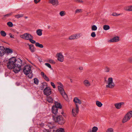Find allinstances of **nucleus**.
<instances>
[{
	"label": "nucleus",
	"instance_id": "nucleus-40",
	"mask_svg": "<svg viewBox=\"0 0 132 132\" xmlns=\"http://www.w3.org/2000/svg\"><path fill=\"white\" fill-rule=\"evenodd\" d=\"M106 132H114V131L113 128H109L107 130Z\"/></svg>",
	"mask_w": 132,
	"mask_h": 132
},
{
	"label": "nucleus",
	"instance_id": "nucleus-19",
	"mask_svg": "<svg viewBox=\"0 0 132 132\" xmlns=\"http://www.w3.org/2000/svg\"><path fill=\"white\" fill-rule=\"evenodd\" d=\"M124 10L128 11H132V6H126L124 7Z\"/></svg>",
	"mask_w": 132,
	"mask_h": 132
},
{
	"label": "nucleus",
	"instance_id": "nucleus-14",
	"mask_svg": "<svg viewBox=\"0 0 132 132\" xmlns=\"http://www.w3.org/2000/svg\"><path fill=\"white\" fill-rule=\"evenodd\" d=\"M5 52V48L3 46H0V56L4 55Z\"/></svg>",
	"mask_w": 132,
	"mask_h": 132
},
{
	"label": "nucleus",
	"instance_id": "nucleus-41",
	"mask_svg": "<svg viewBox=\"0 0 132 132\" xmlns=\"http://www.w3.org/2000/svg\"><path fill=\"white\" fill-rule=\"evenodd\" d=\"M69 39L70 40L75 39L74 35H73L70 36Z\"/></svg>",
	"mask_w": 132,
	"mask_h": 132
},
{
	"label": "nucleus",
	"instance_id": "nucleus-16",
	"mask_svg": "<svg viewBox=\"0 0 132 132\" xmlns=\"http://www.w3.org/2000/svg\"><path fill=\"white\" fill-rule=\"evenodd\" d=\"M83 84L85 86L88 87L91 85V84L89 81L87 80H85L83 81Z\"/></svg>",
	"mask_w": 132,
	"mask_h": 132
},
{
	"label": "nucleus",
	"instance_id": "nucleus-59",
	"mask_svg": "<svg viewBox=\"0 0 132 132\" xmlns=\"http://www.w3.org/2000/svg\"><path fill=\"white\" fill-rule=\"evenodd\" d=\"M50 28V26H48V28Z\"/></svg>",
	"mask_w": 132,
	"mask_h": 132
},
{
	"label": "nucleus",
	"instance_id": "nucleus-21",
	"mask_svg": "<svg viewBox=\"0 0 132 132\" xmlns=\"http://www.w3.org/2000/svg\"><path fill=\"white\" fill-rule=\"evenodd\" d=\"M47 100L49 103H52L53 102V98L50 96H47Z\"/></svg>",
	"mask_w": 132,
	"mask_h": 132
},
{
	"label": "nucleus",
	"instance_id": "nucleus-28",
	"mask_svg": "<svg viewBox=\"0 0 132 132\" xmlns=\"http://www.w3.org/2000/svg\"><path fill=\"white\" fill-rule=\"evenodd\" d=\"M35 45L36 46L40 48H43V46L42 44H40L38 43H36Z\"/></svg>",
	"mask_w": 132,
	"mask_h": 132
},
{
	"label": "nucleus",
	"instance_id": "nucleus-32",
	"mask_svg": "<svg viewBox=\"0 0 132 132\" xmlns=\"http://www.w3.org/2000/svg\"><path fill=\"white\" fill-rule=\"evenodd\" d=\"M74 1L76 2L81 3H83L84 2V1H83L82 0H73Z\"/></svg>",
	"mask_w": 132,
	"mask_h": 132
},
{
	"label": "nucleus",
	"instance_id": "nucleus-12",
	"mask_svg": "<svg viewBox=\"0 0 132 132\" xmlns=\"http://www.w3.org/2000/svg\"><path fill=\"white\" fill-rule=\"evenodd\" d=\"M57 55L58 57V60L60 62H62L64 60L63 56L62 55L61 53H59L57 54Z\"/></svg>",
	"mask_w": 132,
	"mask_h": 132
},
{
	"label": "nucleus",
	"instance_id": "nucleus-33",
	"mask_svg": "<svg viewBox=\"0 0 132 132\" xmlns=\"http://www.w3.org/2000/svg\"><path fill=\"white\" fill-rule=\"evenodd\" d=\"M80 34H77L74 35L75 39H76L79 38L80 36Z\"/></svg>",
	"mask_w": 132,
	"mask_h": 132
},
{
	"label": "nucleus",
	"instance_id": "nucleus-31",
	"mask_svg": "<svg viewBox=\"0 0 132 132\" xmlns=\"http://www.w3.org/2000/svg\"><path fill=\"white\" fill-rule=\"evenodd\" d=\"M60 15L61 16H64L66 14V13L65 11H61L60 13Z\"/></svg>",
	"mask_w": 132,
	"mask_h": 132
},
{
	"label": "nucleus",
	"instance_id": "nucleus-9",
	"mask_svg": "<svg viewBox=\"0 0 132 132\" xmlns=\"http://www.w3.org/2000/svg\"><path fill=\"white\" fill-rule=\"evenodd\" d=\"M20 37L24 39L29 40L31 38H32V36L28 33H26L20 36Z\"/></svg>",
	"mask_w": 132,
	"mask_h": 132
},
{
	"label": "nucleus",
	"instance_id": "nucleus-46",
	"mask_svg": "<svg viewBox=\"0 0 132 132\" xmlns=\"http://www.w3.org/2000/svg\"><path fill=\"white\" fill-rule=\"evenodd\" d=\"M12 14V13L11 12V13L8 14H7L5 15H4V16L5 17H8V16H10Z\"/></svg>",
	"mask_w": 132,
	"mask_h": 132
},
{
	"label": "nucleus",
	"instance_id": "nucleus-27",
	"mask_svg": "<svg viewBox=\"0 0 132 132\" xmlns=\"http://www.w3.org/2000/svg\"><path fill=\"white\" fill-rule=\"evenodd\" d=\"M110 28V26L108 25H104L103 26V29L105 30H108Z\"/></svg>",
	"mask_w": 132,
	"mask_h": 132
},
{
	"label": "nucleus",
	"instance_id": "nucleus-18",
	"mask_svg": "<svg viewBox=\"0 0 132 132\" xmlns=\"http://www.w3.org/2000/svg\"><path fill=\"white\" fill-rule=\"evenodd\" d=\"M29 49L31 52H34L35 51L36 48L34 47V46L33 44L29 45Z\"/></svg>",
	"mask_w": 132,
	"mask_h": 132
},
{
	"label": "nucleus",
	"instance_id": "nucleus-25",
	"mask_svg": "<svg viewBox=\"0 0 132 132\" xmlns=\"http://www.w3.org/2000/svg\"><path fill=\"white\" fill-rule=\"evenodd\" d=\"M0 34L3 37H5L6 35V33L3 30H2L0 32Z\"/></svg>",
	"mask_w": 132,
	"mask_h": 132
},
{
	"label": "nucleus",
	"instance_id": "nucleus-22",
	"mask_svg": "<svg viewBox=\"0 0 132 132\" xmlns=\"http://www.w3.org/2000/svg\"><path fill=\"white\" fill-rule=\"evenodd\" d=\"M53 132H64V129L62 128H60L57 129L55 131V130H53Z\"/></svg>",
	"mask_w": 132,
	"mask_h": 132
},
{
	"label": "nucleus",
	"instance_id": "nucleus-54",
	"mask_svg": "<svg viewBox=\"0 0 132 132\" xmlns=\"http://www.w3.org/2000/svg\"><path fill=\"white\" fill-rule=\"evenodd\" d=\"M78 103L79 104H81V101L79 99L77 102V103Z\"/></svg>",
	"mask_w": 132,
	"mask_h": 132
},
{
	"label": "nucleus",
	"instance_id": "nucleus-29",
	"mask_svg": "<svg viewBox=\"0 0 132 132\" xmlns=\"http://www.w3.org/2000/svg\"><path fill=\"white\" fill-rule=\"evenodd\" d=\"M98 129L97 127L94 126L92 128V132H96Z\"/></svg>",
	"mask_w": 132,
	"mask_h": 132
},
{
	"label": "nucleus",
	"instance_id": "nucleus-44",
	"mask_svg": "<svg viewBox=\"0 0 132 132\" xmlns=\"http://www.w3.org/2000/svg\"><path fill=\"white\" fill-rule=\"evenodd\" d=\"M91 36L93 37H94L96 36V34L95 32H93L91 34Z\"/></svg>",
	"mask_w": 132,
	"mask_h": 132
},
{
	"label": "nucleus",
	"instance_id": "nucleus-45",
	"mask_svg": "<svg viewBox=\"0 0 132 132\" xmlns=\"http://www.w3.org/2000/svg\"><path fill=\"white\" fill-rule=\"evenodd\" d=\"M44 78L47 81H49V78H48V77H47V76H45V77H44Z\"/></svg>",
	"mask_w": 132,
	"mask_h": 132
},
{
	"label": "nucleus",
	"instance_id": "nucleus-13",
	"mask_svg": "<svg viewBox=\"0 0 132 132\" xmlns=\"http://www.w3.org/2000/svg\"><path fill=\"white\" fill-rule=\"evenodd\" d=\"M119 38L118 36L114 37L112 39H111L109 41L111 42H115L119 41Z\"/></svg>",
	"mask_w": 132,
	"mask_h": 132
},
{
	"label": "nucleus",
	"instance_id": "nucleus-39",
	"mask_svg": "<svg viewBox=\"0 0 132 132\" xmlns=\"http://www.w3.org/2000/svg\"><path fill=\"white\" fill-rule=\"evenodd\" d=\"M34 82L35 84L37 85L39 83L38 80L37 78H35L34 79Z\"/></svg>",
	"mask_w": 132,
	"mask_h": 132
},
{
	"label": "nucleus",
	"instance_id": "nucleus-3",
	"mask_svg": "<svg viewBox=\"0 0 132 132\" xmlns=\"http://www.w3.org/2000/svg\"><path fill=\"white\" fill-rule=\"evenodd\" d=\"M15 58L13 57L9 59L7 63V67L10 69H13L14 71V69L16 66L15 64Z\"/></svg>",
	"mask_w": 132,
	"mask_h": 132
},
{
	"label": "nucleus",
	"instance_id": "nucleus-8",
	"mask_svg": "<svg viewBox=\"0 0 132 132\" xmlns=\"http://www.w3.org/2000/svg\"><path fill=\"white\" fill-rule=\"evenodd\" d=\"M108 84L106 86V88H112L115 86V84L113 81V79L112 78H109L108 79Z\"/></svg>",
	"mask_w": 132,
	"mask_h": 132
},
{
	"label": "nucleus",
	"instance_id": "nucleus-52",
	"mask_svg": "<svg viewBox=\"0 0 132 132\" xmlns=\"http://www.w3.org/2000/svg\"><path fill=\"white\" fill-rule=\"evenodd\" d=\"M10 37L12 38H14V35H12L11 33L9 34Z\"/></svg>",
	"mask_w": 132,
	"mask_h": 132
},
{
	"label": "nucleus",
	"instance_id": "nucleus-47",
	"mask_svg": "<svg viewBox=\"0 0 132 132\" xmlns=\"http://www.w3.org/2000/svg\"><path fill=\"white\" fill-rule=\"evenodd\" d=\"M51 85L53 86V88H55V86L53 82H51Z\"/></svg>",
	"mask_w": 132,
	"mask_h": 132
},
{
	"label": "nucleus",
	"instance_id": "nucleus-26",
	"mask_svg": "<svg viewBox=\"0 0 132 132\" xmlns=\"http://www.w3.org/2000/svg\"><path fill=\"white\" fill-rule=\"evenodd\" d=\"M96 103L97 106L99 107H101L103 105L101 102L98 101H96Z\"/></svg>",
	"mask_w": 132,
	"mask_h": 132
},
{
	"label": "nucleus",
	"instance_id": "nucleus-61",
	"mask_svg": "<svg viewBox=\"0 0 132 132\" xmlns=\"http://www.w3.org/2000/svg\"><path fill=\"white\" fill-rule=\"evenodd\" d=\"M27 17H25V18H27Z\"/></svg>",
	"mask_w": 132,
	"mask_h": 132
},
{
	"label": "nucleus",
	"instance_id": "nucleus-1",
	"mask_svg": "<svg viewBox=\"0 0 132 132\" xmlns=\"http://www.w3.org/2000/svg\"><path fill=\"white\" fill-rule=\"evenodd\" d=\"M22 61L20 59L15 58V64L16 66L14 69V71L16 73H18L21 70Z\"/></svg>",
	"mask_w": 132,
	"mask_h": 132
},
{
	"label": "nucleus",
	"instance_id": "nucleus-51",
	"mask_svg": "<svg viewBox=\"0 0 132 132\" xmlns=\"http://www.w3.org/2000/svg\"><path fill=\"white\" fill-rule=\"evenodd\" d=\"M42 132H50V131L48 130L45 129L43 130Z\"/></svg>",
	"mask_w": 132,
	"mask_h": 132
},
{
	"label": "nucleus",
	"instance_id": "nucleus-48",
	"mask_svg": "<svg viewBox=\"0 0 132 132\" xmlns=\"http://www.w3.org/2000/svg\"><path fill=\"white\" fill-rule=\"evenodd\" d=\"M41 74L42 77H43V78L45 77V76H46V75L44 73L42 72H41Z\"/></svg>",
	"mask_w": 132,
	"mask_h": 132
},
{
	"label": "nucleus",
	"instance_id": "nucleus-49",
	"mask_svg": "<svg viewBox=\"0 0 132 132\" xmlns=\"http://www.w3.org/2000/svg\"><path fill=\"white\" fill-rule=\"evenodd\" d=\"M112 15L113 16H115L119 15L120 14H119L118 15L116 13H113L112 14Z\"/></svg>",
	"mask_w": 132,
	"mask_h": 132
},
{
	"label": "nucleus",
	"instance_id": "nucleus-38",
	"mask_svg": "<svg viewBox=\"0 0 132 132\" xmlns=\"http://www.w3.org/2000/svg\"><path fill=\"white\" fill-rule=\"evenodd\" d=\"M97 29V27L95 25H93L92 27V30H96Z\"/></svg>",
	"mask_w": 132,
	"mask_h": 132
},
{
	"label": "nucleus",
	"instance_id": "nucleus-2",
	"mask_svg": "<svg viewBox=\"0 0 132 132\" xmlns=\"http://www.w3.org/2000/svg\"><path fill=\"white\" fill-rule=\"evenodd\" d=\"M57 84L58 85V89L60 93L66 100H67L68 98V96L64 90L63 85L60 82H57Z\"/></svg>",
	"mask_w": 132,
	"mask_h": 132
},
{
	"label": "nucleus",
	"instance_id": "nucleus-30",
	"mask_svg": "<svg viewBox=\"0 0 132 132\" xmlns=\"http://www.w3.org/2000/svg\"><path fill=\"white\" fill-rule=\"evenodd\" d=\"M82 9H77L75 11V14L77 13H79L82 12Z\"/></svg>",
	"mask_w": 132,
	"mask_h": 132
},
{
	"label": "nucleus",
	"instance_id": "nucleus-36",
	"mask_svg": "<svg viewBox=\"0 0 132 132\" xmlns=\"http://www.w3.org/2000/svg\"><path fill=\"white\" fill-rule=\"evenodd\" d=\"M7 24L9 27H12L13 26V24L12 22H7Z\"/></svg>",
	"mask_w": 132,
	"mask_h": 132
},
{
	"label": "nucleus",
	"instance_id": "nucleus-23",
	"mask_svg": "<svg viewBox=\"0 0 132 132\" xmlns=\"http://www.w3.org/2000/svg\"><path fill=\"white\" fill-rule=\"evenodd\" d=\"M47 87V84L45 82H44L42 84L41 87V89L42 90H44V89Z\"/></svg>",
	"mask_w": 132,
	"mask_h": 132
},
{
	"label": "nucleus",
	"instance_id": "nucleus-50",
	"mask_svg": "<svg viewBox=\"0 0 132 132\" xmlns=\"http://www.w3.org/2000/svg\"><path fill=\"white\" fill-rule=\"evenodd\" d=\"M128 61L129 62H131L132 61V58L131 57H130L128 59Z\"/></svg>",
	"mask_w": 132,
	"mask_h": 132
},
{
	"label": "nucleus",
	"instance_id": "nucleus-60",
	"mask_svg": "<svg viewBox=\"0 0 132 132\" xmlns=\"http://www.w3.org/2000/svg\"><path fill=\"white\" fill-rule=\"evenodd\" d=\"M39 61L40 62H42V61H41V60H39Z\"/></svg>",
	"mask_w": 132,
	"mask_h": 132
},
{
	"label": "nucleus",
	"instance_id": "nucleus-37",
	"mask_svg": "<svg viewBox=\"0 0 132 132\" xmlns=\"http://www.w3.org/2000/svg\"><path fill=\"white\" fill-rule=\"evenodd\" d=\"M23 16L22 14H18L17 15H16L15 16V17L17 18L22 17Z\"/></svg>",
	"mask_w": 132,
	"mask_h": 132
},
{
	"label": "nucleus",
	"instance_id": "nucleus-57",
	"mask_svg": "<svg viewBox=\"0 0 132 132\" xmlns=\"http://www.w3.org/2000/svg\"><path fill=\"white\" fill-rule=\"evenodd\" d=\"M70 80L71 82L72 83L73 82V80H72V79H70Z\"/></svg>",
	"mask_w": 132,
	"mask_h": 132
},
{
	"label": "nucleus",
	"instance_id": "nucleus-55",
	"mask_svg": "<svg viewBox=\"0 0 132 132\" xmlns=\"http://www.w3.org/2000/svg\"><path fill=\"white\" fill-rule=\"evenodd\" d=\"M79 70H83V68L82 67H79Z\"/></svg>",
	"mask_w": 132,
	"mask_h": 132
},
{
	"label": "nucleus",
	"instance_id": "nucleus-20",
	"mask_svg": "<svg viewBox=\"0 0 132 132\" xmlns=\"http://www.w3.org/2000/svg\"><path fill=\"white\" fill-rule=\"evenodd\" d=\"M5 52L7 53V54H9L10 53H11L12 52V50L8 48H6V49H5Z\"/></svg>",
	"mask_w": 132,
	"mask_h": 132
},
{
	"label": "nucleus",
	"instance_id": "nucleus-42",
	"mask_svg": "<svg viewBox=\"0 0 132 132\" xmlns=\"http://www.w3.org/2000/svg\"><path fill=\"white\" fill-rule=\"evenodd\" d=\"M48 62L54 64L55 63V62L52 59H50L48 60Z\"/></svg>",
	"mask_w": 132,
	"mask_h": 132
},
{
	"label": "nucleus",
	"instance_id": "nucleus-17",
	"mask_svg": "<svg viewBox=\"0 0 132 132\" xmlns=\"http://www.w3.org/2000/svg\"><path fill=\"white\" fill-rule=\"evenodd\" d=\"M49 2L54 6H56L58 5V2L57 0H49Z\"/></svg>",
	"mask_w": 132,
	"mask_h": 132
},
{
	"label": "nucleus",
	"instance_id": "nucleus-56",
	"mask_svg": "<svg viewBox=\"0 0 132 132\" xmlns=\"http://www.w3.org/2000/svg\"><path fill=\"white\" fill-rule=\"evenodd\" d=\"M87 132H92V130L90 129H89L88 131Z\"/></svg>",
	"mask_w": 132,
	"mask_h": 132
},
{
	"label": "nucleus",
	"instance_id": "nucleus-15",
	"mask_svg": "<svg viewBox=\"0 0 132 132\" xmlns=\"http://www.w3.org/2000/svg\"><path fill=\"white\" fill-rule=\"evenodd\" d=\"M124 104V103L123 102L118 103L115 104L114 105L117 109H119L121 108V105Z\"/></svg>",
	"mask_w": 132,
	"mask_h": 132
},
{
	"label": "nucleus",
	"instance_id": "nucleus-11",
	"mask_svg": "<svg viewBox=\"0 0 132 132\" xmlns=\"http://www.w3.org/2000/svg\"><path fill=\"white\" fill-rule=\"evenodd\" d=\"M51 91L50 88L48 87H46L44 90V93L45 95H49L51 93Z\"/></svg>",
	"mask_w": 132,
	"mask_h": 132
},
{
	"label": "nucleus",
	"instance_id": "nucleus-24",
	"mask_svg": "<svg viewBox=\"0 0 132 132\" xmlns=\"http://www.w3.org/2000/svg\"><path fill=\"white\" fill-rule=\"evenodd\" d=\"M37 34L39 36H41L42 35V30L41 29H39L36 31Z\"/></svg>",
	"mask_w": 132,
	"mask_h": 132
},
{
	"label": "nucleus",
	"instance_id": "nucleus-6",
	"mask_svg": "<svg viewBox=\"0 0 132 132\" xmlns=\"http://www.w3.org/2000/svg\"><path fill=\"white\" fill-rule=\"evenodd\" d=\"M55 105H53L52 108V113L54 114L55 116L58 113V108L61 109L62 106L61 104L57 102H55Z\"/></svg>",
	"mask_w": 132,
	"mask_h": 132
},
{
	"label": "nucleus",
	"instance_id": "nucleus-35",
	"mask_svg": "<svg viewBox=\"0 0 132 132\" xmlns=\"http://www.w3.org/2000/svg\"><path fill=\"white\" fill-rule=\"evenodd\" d=\"M105 71L106 72H109L111 71L110 69L107 67H105Z\"/></svg>",
	"mask_w": 132,
	"mask_h": 132
},
{
	"label": "nucleus",
	"instance_id": "nucleus-58",
	"mask_svg": "<svg viewBox=\"0 0 132 132\" xmlns=\"http://www.w3.org/2000/svg\"><path fill=\"white\" fill-rule=\"evenodd\" d=\"M29 77L30 78H31L32 77V76L31 75V76L29 77Z\"/></svg>",
	"mask_w": 132,
	"mask_h": 132
},
{
	"label": "nucleus",
	"instance_id": "nucleus-10",
	"mask_svg": "<svg viewBox=\"0 0 132 132\" xmlns=\"http://www.w3.org/2000/svg\"><path fill=\"white\" fill-rule=\"evenodd\" d=\"M31 70V68L30 66L26 65L24 67L23 71L24 74L27 75L30 73Z\"/></svg>",
	"mask_w": 132,
	"mask_h": 132
},
{
	"label": "nucleus",
	"instance_id": "nucleus-5",
	"mask_svg": "<svg viewBox=\"0 0 132 132\" xmlns=\"http://www.w3.org/2000/svg\"><path fill=\"white\" fill-rule=\"evenodd\" d=\"M79 100L77 97H75L73 99V101L75 102L76 107L72 110V114L74 117H75L78 113L79 110V107L77 104V102Z\"/></svg>",
	"mask_w": 132,
	"mask_h": 132
},
{
	"label": "nucleus",
	"instance_id": "nucleus-34",
	"mask_svg": "<svg viewBox=\"0 0 132 132\" xmlns=\"http://www.w3.org/2000/svg\"><path fill=\"white\" fill-rule=\"evenodd\" d=\"M33 37L32 36V38L31 37L30 39L29 40V41L32 44H35L36 43L35 40H33Z\"/></svg>",
	"mask_w": 132,
	"mask_h": 132
},
{
	"label": "nucleus",
	"instance_id": "nucleus-43",
	"mask_svg": "<svg viewBox=\"0 0 132 132\" xmlns=\"http://www.w3.org/2000/svg\"><path fill=\"white\" fill-rule=\"evenodd\" d=\"M45 65L46 66H47L48 67L50 68L51 69H52V67L51 66V65H50V64L48 63H45Z\"/></svg>",
	"mask_w": 132,
	"mask_h": 132
},
{
	"label": "nucleus",
	"instance_id": "nucleus-7",
	"mask_svg": "<svg viewBox=\"0 0 132 132\" xmlns=\"http://www.w3.org/2000/svg\"><path fill=\"white\" fill-rule=\"evenodd\" d=\"M132 117V111H130L128 112L123 118L122 122L123 123L126 122L129 120Z\"/></svg>",
	"mask_w": 132,
	"mask_h": 132
},
{
	"label": "nucleus",
	"instance_id": "nucleus-53",
	"mask_svg": "<svg viewBox=\"0 0 132 132\" xmlns=\"http://www.w3.org/2000/svg\"><path fill=\"white\" fill-rule=\"evenodd\" d=\"M40 0H34V2L35 3L37 4L39 2Z\"/></svg>",
	"mask_w": 132,
	"mask_h": 132
},
{
	"label": "nucleus",
	"instance_id": "nucleus-4",
	"mask_svg": "<svg viewBox=\"0 0 132 132\" xmlns=\"http://www.w3.org/2000/svg\"><path fill=\"white\" fill-rule=\"evenodd\" d=\"M53 119L55 121L58 122L60 125H62L65 122V121L62 116H53Z\"/></svg>",
	"mask_w": 132,
	"mask_h": 132
}]
</instances>
